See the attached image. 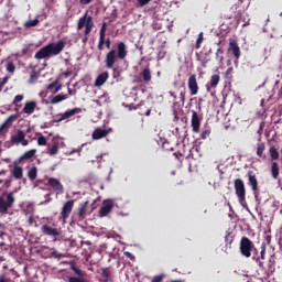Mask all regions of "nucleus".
Listing matches in <instances>:
<instances>
[{
	"mask_svg": "<svg viewBox=\"0 0 282 282\" xmlns=\"http://www.w3.org/2000/svg\"><path fill=\"white\" fill-rule=\"evenodd\" d=\"M37 176H39V169L36 166H32L28 172L29 180L31 182H34V180H36Z\"/></svg>",
	"mask_w": 282,
	"mask_h": 282,
	"instance_id": "c756f323",
	"label": "nucleus"
},
{
	"mask_svg": "<svg viewBox=\"0 0 282 282\" xmlns=\"http://www.w3.org/2000/svg\"><path fill=\"white\" fill-rule=\"evenodd\" d=\"M70 270H73V272L77 274V276H75L76 279H85V272H83V270H80V268H78L77 265L72 264Z\"/></svg>",
	"mask_w": 282,
	"mask_h": 282,
	"instance_id": "473e14b6",
	"label": "nucleus"
},
{
	"mask_svg": "<svg viewBox=\"0 0 282 282\" xmlns=\"http://www.w3.org/2000/svg\"><path fill=\"white\" fill-rule=\"evenodd\" d=\"M253 252H257V247H254V242L250 240V238L243 236L240 239V254L246 259H250Z\"/></svg>",
	"mask_w": 282,
	"mask_h": 282,
	"instance_id": "39448f33",
	"label": "nucleus"
},
{
	"mask_svg": "<svg viewBox=\"0 0 282 282\" xmlns=\"http://www.w3.org/2000/svg\"><path fill=\"white\" fill-rule=\"evenodd\" d=\"M9 79L10 78L8 76H6L2 78V80H0V91H3V87H6Z\"/></svg>",
	"mask_w": 282,
	"mask_h": 282,
	"instance_id": "a18cd8bd",
	"label": "nucleus"
},
{
	"mask_svg": "<svg viewBox=\"0 0 282 282\" xmlns=\"http://www.w3.org/2000/svg\"><path fill=\"white\" fill-rule=\"evenodd\" d=\"M209 137H210V130H205L200 134L202 140H206Z\"/></svg>",
	"mask_w": 282,
	"mask_h": 282,
	"instance_id": "49530a36",
	"label": "nucleus"
},
{
	"mask_svg": "<svg viewBox=\"0 0 282 282\" xmlns=\"http://www.w3.org/2000/svg\"><path fill=\"white\" fill-rule=\"evenodd\" d=\"M87 206H89V202L86 200L79 208L78 217L79 219H85V215H87Z\"/></svg>",
	"mask_w": 282,
	"mask_h": 282,
	"instance_id": "2f4dec72",
	"label": "nucleus"
},
{
	"mask_svg": "<svg viewBox=\"0 0 282 282\" xmlns=\"http://www.w3.org/2000/svg\"><path fill=\"white\" fill-rule=\"evenodd\" d=\"M22 111L24 113H26V116H32V113H34V111H36V101H34V100L26 101L24 104Z\"/></svg>",
	"mask_w": 282,
	"mask_h": 282,
	"instance_id": "aec40b11",
	"label": "nucleus"
},
{
	"mask_svg": "<svg viewBox=\"0 0 282 282\" xmlns=\"http://www.w3.org/2000/svg\"><path fill=\"white\" fill-rule=\"evenodd\" d=\"M52 257H55V259H61V257H63V254L58 253V251H53Z\"/></svg>",
	"mask_w": 282,
	"mask_h": 282,
	"instance_id": "bf43d9fd",
	"label": "nucleus"
},
{
	"mask_svg": "<svg viewBox=\"0 0 282 282\" xmlns=\"http://www.w3.org/2000/svg\"><path fill=\"white\" fill-rule=\"evenodd\" d=\"M247 177L249 182L248 184L254 195V199L256 202H259V181L257 180V174H254V171H248Z\"/></svg>",
	"mask_w": 282,
	"mask_h": 282,
	"instance_id": "6e6552de",
	"label": "nucleus"
},
{
	"mask_svg": "<svg viewBox=\"0 0 282 282\" xmlns=\"http://www.w3.org/2000/svg\"><path fill=\"white\" fill-rule=\"evenodd\" d=\"M10 184H12V181L10 180L4 181V186H7V188H9Z\"/></svg>",
	"mask_w": 282,
	"mask_h": 282,
	"instance_id": "338daca9",
	"label": "nucleus"
},
{
	"mask_svg": "<svg viewBox=\"0 0 282 282\" xmlns=\"http://www.w3.org/2000/svg\"><path fill=\"white\" fill-rule=\"evenodd\" d=\"M202 43H204V33L200 32L196 40V50H199V47H202Z\"/></svg>",
	"mask_w": 282,
	"mask_h": 282,
	"instance_id": "e433bc0d",
	"label": "nucleus"
},
{
	"mask_svg": "<svg viewBox=\"0 0 282 282\" xmlns=\"http://www.w3.org/2000/svg\"><path fill=\"white\" fill-rule=\"evenodd\" d=\"M258 158H260V160H267L268 155H265V143H258L257 144V151H256Z\"/></svg>",
	"mask_w": 282,
	"mask_h": 282,
	"instance_id": "5701e85b",
	"label": "nucleus"
},
{
	"mask_svg": "<svg viewBox=\"0 0 282 282\" xmlns=\"http://www.w3.org/2000/svg\"><path fill=\"white\" fill-rule=\"evenodd\" d=\"M39 80V75L36 74V70H32L29 79V85H33V83H36Z\"/></svg>",
	"mask_w": 282,
	"mask_h": 282,
	"instance_id": "f704fd0d",
	"label": "nucleus"
},
{
	"mask_svg": "<svg viewBox=\"0 0 282 282\" xmlns=\"http://www.w3.org/2000/svg\"><path fill=\"white\" fill-rule=\"evenodd\" d=\"M153 0H138V3L141 8H144V6H149Z\"/></svg>",
	"mask_w": 282,
	"mask_h": 282,
	"instance_id": "de8ad7c7",
	"label": "nucleus"
},
{
	"mask_svg": "<svg viewBox=\"0 0 282 282\" xmlns=\"http://www.w3.org/2000/svg\"><path fill=\"white\" fill-rule=\"evenodd\" d=\"M271 175L273 180H279L280 171H279V163L272 162L271 164Z\"/></svg>",
	"mask_w": 282,
	"mask_h": 282,
	"instance_id": "c85d7f7f",
	"label": "nucleus"
},
{
	"mask_svg": "<svg viewBox=\"0 0 282 282\" xmlns=\"http://www.w3.org/2000/svg\"><path fill=\"white\" fill-rule=\"evenodd\" d=\"M163 279H164V275H156V276H154V278L152 279L151 282H162Z\"/></svg>",
	"mask_w": 282,
	"mask_h": 282,
	"instance_id": "6e6d98bb",
	"label": "nucleus"
},
{
	"mask_svg": "<svg viewBox=\"0 0 282 282\" xmlns=\"http://www.w3.org/2000/svg\"><path fill=\"white\" fill-rule=\"evenodd\" d=\"M50 127H52V123L45 122V123L42 126V129H50Z\"/></svg>",
	"mask_w": 282,
	"mask_h": 282,
	"instance_id": "69168bd1",
	"label": "nucleus"
},
{
	"mask_svg": "<svg viewBox=\"0 0 282 282\" xmlns=\"http://www.w3.org/2000/svg\"><path fill=\"white\" fill-rule=\"evenodd\" d=\"M191 96H197L199 94V85L197 84V76L191 75L187 82Z\"/></svg>",
	"mask_w": 282,
	"mask_h": 282,
	"instance_id": "f8f14e48",
	"label": "nucleus"
},
{
	"mask_svg": "<svg viewBox=\"0 0 282 282\" xmlns=\"http://www.w3.org/2000/svg\"><path fill=\"white\" fill-rule=\"evenodd\" d=\"M219 80H221V77L219 74H215L210 77L209 85L206 86L207 91H210V89H215L219 85Z\"/></svg>",
	"mask_w": 282,
	"mask_h": 282,
	"instance_id": "4be33fe9",
	"label": "nucleus"
},
{
	"mask_svg": "<svg viewBox=\"0 0 282 282\" xmlns=\"http://www.w3.org/2000/svg\"><path fill=\"white\" fill-rule=\"evenodd\" d=\"M221 54H224V51H221V48H218L217 53H216V58H217V61H219V63L224 62V55H221Z\"/></svg>",
	"mask_w": 282,
	"mask_h": 282,
	"instance_id": "c03bdc74",
	"label": "nucleus"
},
{
	"mask_svg": "<svg viewBox=\"0 0 282 282\" xmlns=\"http://www.w3.org/2000/svg\"><path fill=\"white\" fill-rule=\"evenodd\" d=\"M7 72H9L10 74H14V72H17V66H14V63L9 62L7 64Z\"/></svg>",
	"mask_w": 282,
	"mask_h": 282,
	"instance_id": "ea45409f",
	"label": "nucleus"
},
{
	"mask_svg": "<svg viewBox=\"0 0 282 282\" xmlns=\"http://www.w3.org/2000/svg\"><path fill=\"white\" fill-rule=\"evenodd\" d=\"M89 35H87V34H85L84 33V37H83V40H82V42L85 44V43H87V41H89V37H88Z\"/></svg>",
	"mask_w": 282,
	"mask_h": 282,
	"instance_id": "0e129e2a",
	"label": "nucleus"
},
{
	"mask_svg": "<svg viewBox=\"0 0 282 282\" xmlns=\"http://www.w3.org/2000/svg\"><path fill=\"white\" fill-rule=\"evenodd\" d=\"M264 240L270 246L272 243V236L265 232Z\"/></svg>",
	"mask_w": 282,
	"mask_h": 282,
	"instance_id": "5fc2aeb1",
	"label": "nucleus"
},
{
	"mask_svg": "<svg viewBox=\"0 0 282 282\" xmlns=\"http://www.w3.org/2000/svg\"><path fill=\"white\" fill-rule=\"evenodd\" d=\"M225 241H226V243H229V246H230V243H232V241H234L232 235L227 234L225 236Z\"/></svg>",
	"mask_w": 282,
	"mask_h": 282,
	"instance_id": "09e8293b",
	"label": "nucleus"
},
{
	"mask_svg": "<svg viewBox=\"0 0 282 282\" xmlns=\"http://www.w3.org/2000/svg\"><path fill=\"white\" fill-rule=\"evenodd\" d=\"M84 28L86 36H89V34H91V30H94V18L87 13L78 20L77 24L78 30H83Z\"/></svg>",
	"mask_w": 282,
	"mask_h": 282,
	"instance_id": "0eeeda50",
	"label": "nucleus"
},
{
	"mask_svg": "<svg viewBox=\"0 0 282 282\" xmlns=\"http://www.w3.org/2000/svg\"><path fill=\"white\" fill-rule=\"evenodd\" d=\"M256 261L261 270H265V265H264L263 261H261L260 258H257Z\"/></svg>",
	"mask_w": 282,
	"mask_h": 282,
	"instance_id": "864d4df0",
	"label": "nucleus"
},
{
	"mask_svg": "<svg viewBox=\"0 0 282 282\" xmlns=\"http://www.w3.org/2000/svg\"><path fill=\"white\" fill-rule=\"evenodd\" d=\"M17 120V117L14 115H11L9 118L6 119V121L0 126V135H3L6 138V134L8 131H10V127H12V122Z\"/></svg>",
	"mask_w": 282,
	"mask_h": 282,
	"instance_id": "2eb2a0df",
	"label": "nucleus"
},
{
	"mask_svg": "<svg viewBox=\"0 0 282 282\" xmlns=\"http://www.w3.org/2000/svg\"><path fill=\"white\" fill-rule=\"evenodd\" d=\"M196 58L199 61L202 67H207L210 59L207 58L205 53H196Z\"/></svg>",
	"mask_w": 282,
	"mask_h": 282,
	"instance_id": "cd10ccee",
	"label": "nucleus"
},
{
	"mask_svg": "<svg viewBox=\"0 0 282 282\" xmlns=\"http://www.w3.org/2000/svg\"><path fill=\"white\" fill-rule=\"evenodd\" d=\"M180 99H181V102H185L186 101V91L185 90H182L180 93Z\"/></svg>",
	"mask_w": 282,
	"mask_h": 282,
	"instance_id": "603ef678",
	"label": "nucleus"
},
{
	"mask_svg": "<svg viewBox=\"0 0 282 282\" xmlns=\"http://www.w3.org/2000/svg\"><path fill=\"white\" fill-rule=\"evenodd\" d=\"M140 76L143 83H151L153 76L151 75V68L147 66L141 73Z\"/></svg>",
	"mask_w": 282,
	"mask_h": 282,
	"instance_id": "b1692460",
	"label": "nucleus"
},
{
	"mask_svg": "<svg viewBox=\"0 0 282 282\" xmlns=\"http://www.w3.org/2000/svg\"><path fill=\"white\" fill-rule=\"evenodd\" d=\"M47 186H52L53 191L56 192V195H63L65 188L58 178L51 177L47 181Z\"/></svg>",
	"mask_w": 282,
	"mask_h": 282,
	"instance_id": "ddd939ff",
	"label": "nucleus"
},
{
	"mask_svg": "<svg viewBox=\"0 0 282 282\" xmlns=\"http://www.w3.org/2000/svg\"><path fill=\"white\" fill-rule=\"evenodd\" d=\"M111 128L109 129H102V128H96L93 131L91 138L93 140H102V138H107L111 133Z\"/></svg>",
	"mask_w": 282,
	"mask_h": 282,
	"instance_id": "dca6fc26",
	"label": "nucleus"
},
{
	"mask_svg": "<svg viewBox=\"0 0 282 282\" xmlns=\"http://www.w3.org/2000/svg\"><path fill=\"white\" fill-rule=\"evenodd\" d=\"M169 94L174 100H177V95H175V93L170 91Z\"/></svg>",
	"mask_w": 282,
	"mask_h": 282,
	"instance_id": "774afa93",
	"label": "nucleus"
},
{
	"mask_svg": "<svg viewBox=\"0 0 282 282\" xmlns=\"http://www.w3.org/2000/svg\"><path fill=\"white\" fill-rule=\"evenodd\" d=\"M37 144L39 147H45L47 144V138L41 135L40 138H37Z\"/></svg>",
	"mask_w": 282,
	"mask_h": 282,
	"instance_id": "79ce46f5",
	"label": "nucleus"
},
{
	"mask_svg": "<svg viewBox=\"0 0 282 282\" xmlns=\"http://www.w3.org/2000/svg\"><path fill=\"white\" fill-rule=\"evenodd\" d=\"M234 188L239 204L246 206V184L243 183V180L236 178L234 181Z\"/></svg>",
	"mask_w": 282,
	"mask_h": 282,
	"instance_id": "423d86ee",
	"label": "nucleus"
},
{
	"mask_svg": "<svg viewBox=\"0 0 282 282\" xmlns=\"http://www.w3.org/2000/svg\"><path fill=\"white\" fill-rule=\"evenodd\" d=\"M124 257H127L130 261H135V256L129 251L124 252Z\"/></svg>",
	"mask_w": 282,
	"mask_h": 282,
	"instance_id": "8fccbe9b",
	"label": "nucleus"
},
{
	"mask_svg": "<svg viewBox=\"0 0 282 282\" xmlns=\"http://www.w3.org/2000/svg\"><path fill=\"white\" fill-rule=\"evenodd\" d=\"M105 39L106 37L99 36V42L97 46V50H99V52H102V50H105Z\"/></svg>",
	"mask_w": 282,
	"mask_h": 282,
	"instance_id": "a19ab883",
	"label": "nucleus"
},
{
	"mask_svg": "<svg viewBox=\"0 0 282 282\" xmlns=\"http://www.w3.org/2000/svg\"><path fill=\"white\" fill-rule=\"evenodd\" d=\"M129 55L127 50V44L124 42H117L115 48H111L106 53L104 63L107 69H112V72H118V61H124Z\"/></svg>",
	"mask_w": 282,
	"mask_h": 282,
	"instance_id": "f257e3e1",
	"label": "nucleus"
},
{
	"mask_svg": "<svg viewBox=\"0 0 282 282\" xmlns=\"http://www.w3.org/2000/svg\"><path fill=\"white\" fill-rule=\"evenodd\" d=\"M66 45L67 42H65V40L48 43L35 53L34 58H36V61H43L45 58H52V56H58V54L65 50Z\"/></svg>",
	"mask_w": 282,
	"mask_h": 282,
	"instance_id": "f03ea898",
	"label": "nucleus"
},
{
	"mask_svg": "<svg viewBox=\"0 0 282 282\" xmlns=\"http://www.w3.org/2000/svg\"><path fill=\"white\" fill-rule=\"evenodd\" d=\"M35 155H36V149L29 150L22 156L19 158V162H23L25 160H32V158H35Z\"/></svg>",
	"mask_w": 282,
	"mask_h": 282,
	"instance_id": "393cba45",
	"label": "nucleus"
},
{
	"mask_svg": "<svg viewBox=\"0 0 282 282\" xmlns=\"http://www.w3.org/2000/svg\"><path fill=\"white\" fill-rule=\"evenodd\" d=\"M79 3H82V6H87L91 3V0H79Z\"/></svg>",
	"mask_w": 282,
	"mask_h": 282,
	"instance_id": "052dcab7",
	"label": "nucleus"
},
{
	"mask_svg": "<svg viewBox=\"0 0 282 282\" xmlns=\"http://www.w3.org/2000/svg\"><path fill=\"white\" fill-rule=\"evenodd\" d=\"M63 86L61 84H58V79L54 80L53 83H51L48 86H47V90L48 91H52L53 94H58V91H61V88Z\"/></svg>",
	"mask_w": 282,
	"mask_h": 282,
	"instance_id": "a878e982",
	"label": "nucleus"
},
{
	"mask_svg": "<svg viewBox=\"0 0 282 282\" xmlns=\"http://www.w3.org/2000/svg\"><path fill=\"white\" fill-rule=\"evenodd\" d=\"M199 127H202V119H199L197 111H192V131L199 133Z\"/></svg>",
	"mask_w": 282,
	"mask_h": 282,
	"instance_id": "a211bd4d",
	"label": "nucleus"
},
{
	"mask_svg": "<svg viewBox=\"0 0 282 282\" xmlns=\"http://www.w3.org/2000/svg\"><path fill=\"white\" fill-rule=\"evenodd\" d=\"M80 108H73L68 111H65L64 113H59V118L52 120L51 124H55L56 122H63V120H67L68 118L76 116V113H80Z\"/></svg>",
	"mask_w": 282,
	"mask_h": 282,
	"instance_id": "1a4fd4ad",
	"label": "nucleus"
},
{
	"mask_svg": "<svg viewBox=\"0 0 282 282\" xmlns=\"http://www.w3.org/2000/svg\"><path fill=\"white\" fill-rule=\"evenodd\" d=\"M62 76H64L65 78H69V76H72V72L66 70L62 74Z\"/></svg>",
	"mask_w": 282,
	"mask_h": 282,
	"instance_id": "680f3d73",
	"label": "nucleus"
},
{
	"mask_svg": "<svg viewBox=\"0 0 282 282\" xmlns=\"http://www.w3.org/2000/svg\"><path fill=\"white\" fill-rule=\"evenodd\" d=\"M14 202H17L14 192L2 193L0 196V215H8V210L14 206Z\"/></svg>",
	"mask_w": 282,
	"mask_h": 282,
	"instance_id": "20e7f679",
	"label": "nucleus"
},
{
	"mask_svg": "<svg viewBox=\"0 0 282 282\" xmlns=\"http://www.w3.org/2000/svg\"><path fill=\"white\" fill-rule=\"evenodd\" d=\"M116 202L113 199H106L102 202V207L99 210V217H107L113 210Z\"/></svg>",
	"mask_w": 282,
	"mask_h": 282,
	"instance_id": "9d476101",
	"label": "nucleus"
},
{
	"mask_svg": "<svg viewBox=\"0 0 282 282\" xmlns=\"http://www.w3.org/2000/svg\"><path fill=\"white\" fill-rule=\"evenodd\" d=\"M101 276L105 282H109L112 279L113 273L111 272V269L106 268V269H102Z\"/></svg>",
	"mask_w": 282,
	"mask_h": 282,
	"instance_id": "7c9ffc66",
	"label": "nucleus"
},
{
	"mask_svg": "<svg viewBox=\"0 0 282 282\" xmlns=\"http://www.w3.org/2000/svg\"><path fill=\"white\" fill-rule=\"evenodd\" d=\"M105 45L107 50H111V39L108 37L107 40H105Z\"/></svg>",
	"mask_w": 282,
	"mask_h": 282,
	"instance_id": "13d9d810",
	"label": "nucleus"
},
{
	"mask_svg": "<svg viewBox=\"0 0 282 282\" xmlns=\"http://www.w3.org/2000/svg\"><path fill=\"white\" fill-rule=\"evenodd\" d=\"M40 23L39 19H34L31 21H26L24 26L25 28H36V25Z\"/></svg>",
	"mask_w": 282,
	"mask_h": 282,
	"instance_id": "c9c22d12",
	"label": "nucleus"
},
{
	"mask_svg": "<svg viewBox=\"0 0 282 282\" xmlns=\"http://www.w3.org/2000/svg\"><path fill=\"white\" fill-rule=\"evenodd\" d=\"M72 210H74V200L73 199L67 200L62 207L61 215H62L64 224H65V221H67V219H69V215H72Z\"/></svg>",
	"mask_w": 282,
	"mask_h": 282,
	"instance_id": "9b49d317",
	"label": "nucleus"
},
{
	"mask_svg": "<svg viewBox=\"0 0 282 282\" xmlns=\"http://www.w3.org/2000/svg\"><path fill=\"white\" fill-rule=\"evenodd\" d=\"M25 131L18 129L13 133H11L10 140L4 142L6 149H12V147H19L21 144L22 147H28L30 144V141L25 139Z\"/></svg>",
	"mask_w": 282,
	"mask_h": 282,
	"instance_id": "7ed1b4c3",
	"label": "nucleus"
},
{
	"mask_svg": "<svg viewBox=\"0 0 282 282\" xmlns=\"http://www.w3.org/2000/svg\"><path fill=\"white\" fill-rule=\"evenodd\" d=\"M164 56H166V52L160 51V52L158 53V61H162V58H164Z\"/></svg>",
	"mask_w": 282,
	"mask_h": 282,
	"instance_id": "4d7b16f0",
	"label": "nucleus"
},
{
	"mask_svg": "<svg viewBox=\"0 0 282 282\" xmlns=\"http://www.w3.org/2000/svg\"><path fill=\"white\" fill-rule=\"evenodd\" d=\"M269 155H270L271 160H279V150H276L275 147H271L269 149Z\"/></svg>",
	"mask_w": 282,
	"mask_h": 282,
	"instance_id": "72a5a7b5",
	"label": "nucleus"
},
{
	"mask_svg": "<svg viewBox=\"0 0 282 282\" xmlns=\"http://www.w3.org/2000/svg\"><path fill=\"white\" fill-rule=\"evenodd\" d=\"M41 231L46 236V237H61V230L56 229L50 225H43L41 227Z\"/></svg>",
	"mask_w": 282,
	"mask_h": 282,
	"instance_id": "f3484780",
	"label": "nucleus"
},
{
	"mask_svg": "<svg viewBox=\"0 0 282 282\" xmlns=\"http://www.w3.org/2000/svg\"><path fill=\"white\" fill-rule=\"evenodd\" d=\"M67 98H69V96L67 95H56V96L50 97L51 105H58V102H63V100H67Z\"/></svg>",
	"mask_w": 282,
	"mask_h": 282,
	"instance_id": "bb28decb",
	"label": "nucleus"
},
{
	"mask_svg": "<svg viewBox=\"0 0 282 282\" xmlns=\"http://www.w3.org/2000/svg\"><path fill=\"white\" fill-rule=\"evenodd\" d=\"M107 80H109V72H104L95 80V87H102Z\"/></svg>",
	"mask_w": 282,
	"mask_h": 282,
	"instance_id": "412c9836",
	"label": "nucleus"
},
{
	"mask_svg": "<svg viewBox=\"0 0 282 282\" xmlns=\"http://www.w3.org/2000/svg\"><path fill=\"white\" fill-rule=\"evenodd\" d=\"M228 52L231 53L237 61L241 57V48H239V44L237 43V40L230 39L229 40V47Z\"/></svg>",
	"mask_w": 282,
	"mask_h": 282,
	"instance_id": "4468645a",
	"label": "nucleus"
},
{
	"mask_svg": "<svg viewBox=\"0 0 282 282\" xmlns=\"http://www.w3.org/2000/svg\"><path fill=\"white\" fill-rule=\"evenodd\" d=\"M259 259H261L262 261H265V247L261 248Z\"/></svg>",
	"mask_w": 282,
	"mask_h": 282,
	"instance_id": "3c124183",
	"label": "nucleus"
},
{
	"mask_svg": "<svg viewBox=\"0 0 282 282\" xmlns=\"http://www.w3.org/2000/svg\"><path fill=\"white\" fill-rule=\"evenodd\" d=\"M69 96H76V90H73L72 88H67Z\"/></svg>",
	"mask_w": 282,
	"mask_h": 282,
	"instance_id": "e2e57ef3",
	"label": "nucleus"
},
{
	"mask_svg": "<svg viewBox=\"0 0 282 282\" xmlns=\"http://www.w3.org/2000/svg\"><path fill=\"white\" fill-rule=\"evenodd\" d=\"M24 96L23 95H17L13 99V105H15V107H19V102H21L23 100Z\"/></svg>",
	"mask_w": 282,
	"mask_h": 282,
	"instance_id": "37998d69",
	"label": "nucleus"
},
{
	"mask_svg": "<svg viewBox=\"0 0 282 282\" xmlns=\"http://www.w3.org/2000/svg\"><path fill=\"white\" fill-rule=\"evenodd\" d=\"M99 36L106 37L107 36V22H104L101 29L99 31Z\"/></svg>",
	"mask_w": 282,
	"mask_h": 282,
	"instance_id": "58836bf2",
	"label": "nucleus"
},
{
	"mask_svg": "<svg viewBox=\"0 0 282 282\" xmlns=\"http://www.w3.org/2000/svg\"><path fill=\"white\" fill-rule=\"evenodd\" d=\"M11 175L14 180H23V167L19 165L18 161L13 162V169L11 170Z\"/></svg>",
	"mask_w": 282,
	"mask_h": 282,
	"instance_id": "6ab92c4d",
	"label": "nucleus"
},
{
	"mask_svg": "<svg viewBox=\"0 0 282 282\" xmlns=\"http://www.w3.org/2000/svg\"><path fill=\"white\" fill-rule=\"evenodd\" d=\"M50 155H58V144H53L51 149H48Z\"/></svg>",
	"mask_w": 282,
	"mask_h": 282,
	"instance_id": "4c0bfd02",
	"label": "nucleus"
}]
</instances>
